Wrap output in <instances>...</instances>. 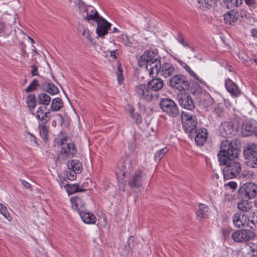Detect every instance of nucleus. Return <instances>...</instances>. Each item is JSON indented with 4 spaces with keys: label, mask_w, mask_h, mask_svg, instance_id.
Instances as JSON below:
<instances>
[{
    "label": "nucleus",
    "mask_w": 257,
    "mask_h": 257,
    "mask_svg": "<svg viewBox=\"0 0 257 257\" xmlns=\"http://www.w3.org/2000/svg\"><path fill=\"white\" fill-rule=\"evenodd\" d=\"M133 168L134 163L132 160L128 157L125 158L119 171L117 173L118 177H120L121 176L123 177L130 176Z\"/></svg>",
    "instance_id": "obj_14"
},
{
    "label": "nucleus",
    "mask_w": 257,
    "mask_h": 257,
    "mask_svg": "<svg viewBox=\"0 0 257 257\" xmlns=\"http://www.w3.org/2000/svg\"><path fill=\"white\" fill-rule=\"evenodd\" d=\"M136 93L140 99L150 101L153 98V94L148 85L139 84L136 87Z\"/></svg>",
    "instance_id": "obj_10"
},
{
    "label": "nucleus",
    "mask_w": 257,
    "mask_h": 257,
    "mask_svg": "<svg viewBox=\"0 0 257 257\" xmlns=\"http://www.w3.org/2000/svg\"><path fill=\"white\" fill-rule=\"evenodd\" d=\"M134 238L133 236H131L127 241V244L125 245V249L127 250L128 252L130 250H132V248L135 246V242H134Z\"/></svg>",
    "instance_id": "obj_45"
},
{
    "label": "nucleus",
    "mask_w": 257,
    "mask_h": 257,
    "mask_svg": "<svg viewBox=\"0 0 257 257\" xmlns=\"http://www.w3.org/2000/svg\"><path fill=\"white\" fill-rule=\"evenodd\" d=\"M207 132L205 128H202L197 129L194 132H192L189 136L190 138H194L195 142L198 146H203L206 142L207 139Z\"/></svg>",
    "instance_id": "obj_12"
},
{
    "label": "nucleus",
    "mask_w": 257,
    "mask_h": 257,
    "mask_svg": "<svg viewBox=\"0 0 257 257\" xmlns=\"http://www.w3.org/2000/svg\"><path fill=\"white\" fill-rule=\"evenodd\" d=\"M123 43L126 46H131V42L127 36H123L122 37Z\"/></svg>",
    "instance_id": "obj_51"
},
{
    "label": "nucleus",
    "mask_w": 257,
    "mask_h": 257,
    "mask_svg": "<svg viewBox=\"0 0 257 257\" xmlns=\"http://www.w3.org/2000/svg\"><path fill=\"white\" fill-rule=\"evenodd\" d=\"M242 133L245 136L252 135L257 136V128L255 121L246 122L242 125Z\"/></svg>",
    "instance_id": "obj_16"
},
{
    "label": "nucleus",
    "mask_w": 257,
    "mask_h": 257,
    "mask_svg": "<svg viewBox=\"0 0 257 257\" xmlns=\"http://www.w3.org/2000/svg\"><path fill=\"white\" fill-rule=\"evenodd\" d=\"M67 165L69 169L71 168L72 171L78 173H81L82 169L81 163L77 160H72L69 162Z\"/></svg>",
    "instance_id": "obj_29"
},
{
    "label": "nucleus",
    "mask_w": 257,
    "mask_h": 257,
    "mask_svg": "<svg viewBox=\"0 0 257 257\" xmlns=\"http://www.w3.org/2000/svg\"><path fill=\"white\" fill-rule=\"evenodd\" d=\"M220 135L224 138H230L234 135L236 133V130L234 127V125L231 121H224L221 123L219 127Z\"/></svg>",
    "instance_id": "obj_11"
},
{
    "label": "nucleus",
    "mask_w": 257,
    "mask_h": 257,
    "mask_svg": "<svg viewBox=\"0 0 257 257\" xmlns=\"http://www.w3.org/2000/svg\"><path fill=\"white\" fill-rule=\"evenodd\" d=\"M147 85L152 90L157 91L163 88L164 82L161 78H154L149 81Z\"/></svg>",
    "instance_id": "obj_23"
},
{
    "label": "nucleus",
    "mask_w": 257,
    "mask_h": 257,
    "mask_svg": "<svg viewBox=\"0 0 257 257\" xmlns=\"http://www.w3.org/2000/svg\"><path fill=\"white\" fill-rule=\"evenodd\" d=\"M0 212L2 213L6 218H8L9 213H8V210L7 207L4 206L3 204L0 203Z\"/></svg>",
    "instance_id": "obj_50"
},
{
    "label": "nucleus",
    "mask_w": 257,
    "mask_h": 257,
    "mask_svg": "<svg viewBox=\"0 0 257 257\" xmlns=\"http://www.w3.org/2000/svg\"><path fill=\"white\" fill-rule=\"evenodd\" d=\"M82 28L83 30L82 33V35L84 36L86 38V40L87 41H89V42L91 44H92L93 42V39L91 37L90 33L89 31L88 30V29L87 28H85L84 26H82Z\"/></svg>",
    "instance_id": "obj_43"
},
{
    "label": "nucleus",
    "mask_w": 257,
    "mask_h": 257,
    "mask_svg": "<svg viewBox=\"0 0 257 257\" xmlns=\"http://www.w3.org/2000/svg\"><path fill=\"white\" fill-rule=\"evenodd\" d=\"M130 177V179L128 182L129 186L133 188H138L142 185L143 180L146 177V174L141 170H138L134 174Z\"/></svg>",
    "instance_id": "obj_13"
},
{
    "label": "nucleus",
    "mask_w": 257,
    "mask_h": 257,
    "mask_svg": "<svg viewBox=\"0 0 257 257\" xmlns=\"http://www.w3.org/2000/svg\"><path fill=\"white\" fill-rule=\"evenodd\" d=\"M72 208L75 210H77L78 213L80 210H85L84 206L85 203L79 197H74L70 199Z\"/></svg>",
    "instance_id": "obj_22"
},
{
    "label": "nucleus",
    "mask_w": 257,
    "mask_h": 257,
    "mask_svg": "<svg viewBox=\"0 0 257 257\" xmlns=\"http://www.w3.org/2000/svg\"><path fill=\"white\" fill-rule=\"evenodd\" d=\"M64 187L67 190V191L68 194H73L74 193L77 192H83L86 189H80L79 186L77 184H73V185H64Z\"/></svg>",
    "instance_id": "obj_34"
},
{
    "label": "nucleus",
    "mask_w": 257,
    "mask_h": 257,
    "mask_svg": "<svg viewBox=\"0 0 257 257\" xmlns=\"http://www.w3.org/2000/svg\"><path fill=\"white\" fill-rule=\"evenodd\" d=\"M251 33L252 37L257 38V29H252L251 30Z\"/></svg>",
    "instance_id": "obj_59"
},
{
    "label": "nucleus",
    "mask_w": 257,
    "mask_h": 257,
    "mask_svg": "<svg viewBox=\"0 0 257 257\" xmlns=\"http://www.w3.org/2000/svg\"><path fill=\"white\" fill-rule=\"evenodd\" d=\"M38 102L40 104H42L45 106L49 105L51 101V97L45 93H40L38 96Z\"/></svg>",
    "instance_id": "obj_33"
},
{
    "label": "nucleus",
    "mask_w": 257,
    "mask_h": 257,
    "mask_svg": "<svg viewBox=\"0 0 257 257\" xmlns=\"http://www.w3.org/2000/svg\"><path fill=\"white\" fill-rule=\"evenodd\" d=\"M134 108L131 109V116L135 120L137 124H139L142 123V116L138 113H134Z\"/></svg>",
    "instance_id": "obj_42"
},
{
    "label": "nucleus",
    "mask_w": 257,
    "mask_h": 257,
    "mask_svg": "<svg viewBox=\"0 0 257 257\" xmlns=\"http://www.w3.org/2000/svg\"><path fill=\"white\" fill-rule=\"evenodd\" d=\"M42 88L51 95H55L59 92V89L54 84L49 82L43 83Z\"/></svg>",
    "instance_id": "obj_28"
},
{
    "label": "nucleus",
    "mask_w": 257,
    "mask_h": 257,
    "mask_svg": "<svg viewBox=\"0 0 257 257\" xmlns=\"http://www.w3.org/2000/svg\"><path fill=\"white\" fill-rule=\"evenodd\" d=\"M183 67L192 77H194L195 79L197 80L200 82L202 83V80L199 79V77H198L195 73L193 71H192L187 64H185L183 66Z\"/></svg>",
    "instance_id": "obj_44"
},
{
    "label": "nucleus",
    "mask_w": 257,
    "mask_h": 257,
    "mask_svg": "<svg viewBox=\"0 0 257 257\" xmlns=\"http://www.w3.org/2000/svg\"><path fill=\"white\" fill-rule=\"evenodd\" d=\"M146 59L147 64L156 60L159 58L158 56L153 52L145 51L143 55L142 59Z\"/></svg>",
    "instance_id": "obj_32"
},
{
    "label": "nucleus",
    "mask_w": 257,
    "mask_h": 257,
    "mask_svg": "<svg viewBox=\"0 0 257 257\" xmlns=\"http://www.w3.org/2000/svg\"><path fill=\"white\" fill-rule=\"evenodd\" d=\"M32 70L31 74L33 76L38 75V69L36 65H32L31 66Z\"/></svg>",
    "instance_id": "obj_54"
},
{
    "label": "nucleus",
    "mask_w": 257,
    "mask_h": 257,
    "mask_svg": "<svg viewBox=\"0 0 257 257\" xmlns=\"http://www.w3.org/2000/svg\"><path fill=\"white\" fill-rule=\"evenodd\" d=\"M197 124V119L195 120V122L193 123V121H187L182 122L183 127L184 130L190 134L192 132L196 130V126Z\"/></svg>",
    "instance_id": "obj_27"
},
{
    "label": "nucleus",
    "mask_w": 257,
    "mask_h": 257,
    "mask_svg": "<svg viewBox=\"0 0 257 257\" xmlns=\"http://www.w3.org/2000/svg\"><path fill=\"white\" fill-rule=\"evenodd\" d=\"M82 221L87 224H94L96 222V217L92 213L85 210H80L79 213Z\"/></svg>",
    "instance_id": "obj_20"
},
{
    "label": "nucleus",
    "mask_w": 257,
    "mask_h": 257,
    "mask_svg": "<svg viewBox=\"0 0 257 257\" xmlns=\"http://www.w3.org/2000/svg\"><path fill=\"white\" fill-rule=\"evenodd\" d=\"M254 215L253 214L251 220L247 218L245 225L249 227L251 229H254L257 227V224L256 221H254Z\"/></svg>",
    "instance_id": "obj_46"
},
{
    "label": "nucleus",
    "mask_w": 257,
    "mask_h": 257,
    "mask_svg": "<svg viewBox=\"0 0 257 257\" xmlns=\"http://www.w3.org/2000/svg\"><path fill=\"white\" fill-rule=\"evenodd\" d=\"M27 103L30 110L34 109L36 105V97L35 95L30 94L27 98Z\"/></svg>",
    "instance_id": "obj_37"
},
{
    "label": "nucleus",
    "mask_w": 257,
    "mask_h": 257,
    "mask_svg": "<svg viewBox=\"0 0 257 257\" xmlns=\"http://www.w3.org/2000/svg\"><path fill=\"white\" fill-rule=\"evenodd\" d=\"M198 7L203 11L210 9L212 7L214 0H197Z\"/></svg>",
    "instance_id": "obj_31"
},
{
    "label": "nucleus",
    "mask_w": 257,
    "mask_h": 257,
    "mask_svg": "<svg viewBox=\"0 0 257 257\" xmlns=\"http://www.w3.org/2000/svg\"><path fill=\"white\" fill-rule=\"evenodd\" d=\"M40 135L44 140H47L48 137L49 128L45 124L39 125Z\"/></svg>",
    "instance_id": "obj_38"
},
{
    "label": "nucleus",
    "mask_w": 257,
    "mask_h": 257,
    "mask_svg": "<svg viewBox=\"0 0 257 257\" xmlns=\"http://www.w3.org/2000/svg\"><path fill=\"white\" fill-rule=\"evenodd\" d=\"M142 57H143V55L141 56L139 59V62H138L139 65L141 67H142V66H145V65L147 66V63L146 59H144L143 58L142 59Z\"/></svg>",
    "instance_id": "obj_53"
},
{
    "label": "nucleus",
    "mask_w": 257,
    "mask_h": 257,
    "mask_svg": "<svg viewBox=\"0 0 257 257\" xmlns=\"http://www.w3.org/2000/svg\"><path fill=\"white\" fill-rule=\"evenodd\" d=\"M63 107V102L60 98H55L52 101L51 104V110L52 111H57Z\"/></svg>",
    "instance_id": "obj_30"
},
{
    "label": "nucleus",
    "mask_w": 257,
    "mask_h": 257,
    "mask_svg": "<svg viewBox=\"0 0 257 257\" xmlns=\"http://www.w3.org/2000/svg\"><path fill=\"white\" fill-rule=\"evenodd\" d=\"M84 12L86 13V16H87L92 14H97V12L95 9L90 6H87V8L85 9Z\"/></svg>",
    "instance_id": "obj_48"
},
{
    "label": "nucleus",
    "mask_w": 257,
    "mask_h": 257,
    "mask_svg": "<svg viewBox=\"0 0 257 257\" xmlns=\"http://www.w3.org/2000/svg\"><path fill=\"white\" fill-rule=\"evenodd\" d=\"M39 83L38 80L34 79L30 85L26 88L25 90L27 92L33 91L36 90L37 87L39 85Z\"/></svg>",
    "instance_id": "obj_40"
},
{
    "label": "nucleus",
    "mask_w": 257,
    "mask_h": 257,
    "mask_svg": "<svg viewBox=\"0 0 257 257\" xmlns=\"http://www.w3.org/2000/svg\"><path fill=\"white\" fill-rule=\"evenodd\" d=\"M237 208L239 210L244 212L252 213L253 210L251 203L245 200H242V201L238 203Z\"/></svg>",
    "instance_id": "obj_26"
},
{
    "label": "nucleus",
    "mask_w": 257,
    "mask_h": 257,
    "mask_svg": "<svg viewBox=\"0 0 257 257\" xmlns=\"http://www.w3.org/2000/svg\"><path fill=\"white\" fill-rule=\"evenodd\" d=\"M161 66L162 64L159 58L147 64L146 68L149 72L150 76L152 77H154L159 74Z\"/></svg>",
    "instance_id": "obj_17"
},
{
    "label": "nucleus",
    "mask_w": 257,
    "mask_h": 257,
    "mask_svg": "<svg viewBox=\"0 0 257 257\" xmlns=\"http://www.w3.org/2000/svg\"><path fill=\"white\" fill-rule=\"evenodd\" d=\"M254 204L255 206L257 208V196L256 198L254 200Z\"/></svg>",
    "instance_id": "obj_62"
},
{
    "label": "nucleus",
    "mask_w": 257,
    "mask_h": 257,
    "mask_svg": "<svg viewBox=\"0 0 257 257\" xmlns=\"http://www.w3.org/2000/svg\"><path fill=\"white\" fill-rule=\"evenodd\" d=\"M238 0H222L223 2L226 4L228 9L232 8L234 7H237L239 5Z\"/></svg>",
    "instance_id": "obj_41"
},
{
    "label": "nucleus",
    "mask_w": 257,
    "mask_h": 257,
    "mask_svg": "<svg viewBox=\"0 0 257 257\" xmlns=\"http://www.w3.org/2000/svg\"><path fill=\"white\" fill-rule=\"evenodd\" d=\"M241 171V164L234 160L229 162L223 169L224 179L234 178L239 175Z\"/></svg>",
    "instance_id": "obj_4"
},
{
    "label": "nucleus",
    "mask_w": 257,
    "mask_h": 257,
    "mask_svg": "<svg viewBox=\"0 0 257 257\" xmlns=\"http://www.w3.org/2000/svg\"><path fill=\"white\" fill-rule=\"evenodd\" d=\"M115 53H116V52L114 51H111L110 52L111 57H113L114 58H116Z\"/></svg>",
    "instance_id": "obj_61"
},
{
    "label": "nucleus",
    "mask_w": 257,
    "mask_h": 257,
    "mask_svg": "<svg viewBox=\"0 0 257 257\" xmlns=\"http://www.w3.org/2000/svg\"><path fill=\"white\" fill-rule=\"evenodd\" d=\"M160 106L162 110L170 116L175 117L179 115L177 105L171 99H162L160 102Z\"/></svg>",
    "instance_id": "obj_6"
},
{
    "label": "nucleus",
    "mask_w": 257,
    "mask_h": 257,
    "mask_svg": "<svg viewBox=\"0 0 257 257\" xmlns=\"http://www.w3.org/2000/svg\"><path fill=\"white\" fill-rule=\"evenodd\" d=\"M231 231V229L228 228L222 230V234L225 239L229 237Z\"/></svg>",
    "instance_id": "obj_52"
},
{
    "label": "nucleus",
    "mask_w": 257,
    "mask_h": 257,
    "mask_svg": "<svg viewBox=\"0 0 257 257\" xmlns=\"http://www.w3.org/2000/svg\"><path fill=\"white\" fill-rule=\"evenodd\" d=\"M75 4L80 12L85 11V9L87 8V6H85L84 3L81 0L76 1Z\"/></svg>",
    "instance_id": "obj_47"
},
{
    "label": "nucleus",
    "mask_w": 257,
    "mask_h": 257,
    "mask_svg": "<svg viewBox=\"0 0 257 257\" xmlns=\"http://www.w3.org/2000/svg\"><path fill=\"white\" fill-rule=\"evenodd\" d=\"M175 71V68L170 63H164L162 64L159 74L167 78L172 76Z\"/></svg>",
    "instance_id": "obj_19"
},
{
    "label": "nucleus",
    "mask_w": 257,
    "mask_h": 257,
    "mask_svg": "<svg viewBox=\"0 0 257 257\" xmlns=\"http://www.w3.org/2000/svg\"><path fill=\"white\" fill-rule=\"evenodd\" d=\"M240 143L237 141H222L220 145V150L218 154V161L220 165L227 166L229 162L238 157Z\"/></svg>",
    "instance_id": "obj_1"
},
{
    "label": "nucleus",
    "mask_w": 257,
    "mask_h": 257,
    "mask_svg": "<svg viewBox=\"0 0 257 257\" xmlns=\"http://www.w3.org/2000/svg\"><path fill=\"white\" fill-rule=\"evenodd\" d=\"M246 220V217L240 213H236L232 217L233 224L238 227L245 226Z\"/></svg>",
    "instance_id": "obj_24"
},
{
    "label": "nucleus",
    "mask_w": 257,
    "mask_h": 257,
    "mask_svg": "<svg viewBox=\"0 0 257 257\" xmlns=\"http://www.w3.org/2000/svg\"><path fill=\"white\" fill-rule=\"evenodd\" d=\"M119 32V30L117 28H114L113 29V32Z\"/></svg>",
    "instance_id": "obj_63"
},
{
    "label": "nucleus",
    "mask_w": 257,
    "mask_h": 257,
    "mask_svg": "<svg viewBox=\"0 0 257 257\" xmlns=\"http://www.w3.org/2000/svg\"><path fill=\"white\" fill-rule=\"evenodd\" d=\"M231 237L236 242H243L252 239L254 237V233L247 229H240L233 232Z\"/></svg>",
    "instance_id": "obj_9"
},
{
    "label": "nucleus",
    "mask_w": 257,
    "mask_h": 257,
    "mask_svg": "<svg viewBox=\"0 0 257 257\" xmlns=\"http://www.w3.org/2000/svg\"><path fill=\"white\" fill-rule=\"evenodd\" d=\"M178 41L183 46H188L187 44L185 43L184 40L182 37H180L179 38H178Z\"/></svg>",
    "instance_id": "obj_58"
},
{
    "label": "nucleus",
    "mask_w": 257,
    "mask_h": 257,
    "mask_svg": "<svg viewBox=\"0 0 257 257\" xmlns=\"http://www.w3.org/2000/svg\"><path fill=\"white\" fill-rule=\"evenodd\" d=\"M22 184H23V185L24 186V187L26 188H27V189H30L31 188V185L30 184V183H29L28 182H27V181H25V180H22Z\"/></svg>",
    "instance_id": "obj_57"
},
{
    "label": "nucleus",
    "mask_w": 257,
    "mask_h": 257,
    "mask_svg": "<svg viewBox=\"0 0 257 257\" xmlns=\"http://www.w3.org/2000/svg\"><path fill=\"white\" fill-rule=\"evenodd\" d=\"M50 110H47L46 106H40L37 110L36 117L42 123L46 124L50 119Z\"/></svg>",
    "instance_id": "obj_15"
},
{
    "label": "nucleus",
    "mask_w": 257,
    "mask_h": 257,
    "mask_svg": "<svg viewBox=\"0 0 257 257\" xmlns=\"http://www.w3.org/2000/svg\"><path fill=\"white\" fill-rule=\"evenodd\" d=\"M209 208L208 206L203 204H199V210L197 213V216L198 218H202L208 215Z\"/></svg>",
    "instance_id": "obj_35"
},
{
    "label": "nucleus",
    "mask_w": 257,
    "mask_h": 257,
    "mask_svg": "<svg viewBox=\"0 0 257 257\" xmlns=\"http://www.w3.org/2000/svg\"><path fill=\"white\" fill-rule=\"evenodd\" d=\"M225 185L229 186V188L233 190H234L237 187L236 183L234 181H230L227 183Z\"/></svg>",
    "instance_id": "obj_55"
},
{
    "label": "nucleus",
    "mask_w": 257,
    "mask_h": 257,
    "mask_svg": "<svg viewBox=\"0 0 257 257\" xmlns=\"http://www.w3.org/2000/svg\"><path fill=\"white\" fill-rule=\"evenodd\" d=\"M84 17L88 22L93 21L97 23V27L96 29V33L98 36L102 38L105 35L107 34L108 31L111 25L102 17L100 16L98 13L97 14H92L87 16H84Z\"/></svg>",
    "instance_id": "obj_2"
},
{
    "label": "nucleus",
    "mask_w": 257,
    "mask_h": 257,
    "mask_svg": "<svg viewBox=\"0 0 257 257\" xmlns=\"http://www.w3.org/2000/svg\"><path fill=\"white\" fill-rule=\"evenodd\" d=\"M168 151V150L167 148H164L157 151L154 156V159L155 160L160 161V159L167 153Z\"/></svg>",
    "instance_id": "obj_39"
},
{
    "label": "nucleus",
    "mask_w": 257,
    "mask_h": 257,
    "mask_svg": "<svg viewBox=\"0 0 257 257\" xmlns=\"http://www.w3.org/2000/svg\"><path fill=\"white\" fill-rule=\"evenodd\" d=\"M179 103L182 107L189 110H193L195 107L194 101L189 95H182L179 99Z\"/></svg>",
    "instance_id": "obj_18"
},
{
    "label": "nucleus",
    "mask_w": 257,
    "mask_h": 257,
    "mask_svg": "<svg viewBox=\"0 0 257 257\" xmlns=\"http://www.w3.org/2000/svg\"><path fill=\"white\" fill-rule=\"evenodd\" d=\"M29 39L31 40V42L32 43H35L34 40L32 38H31L30 37H29Z\"/></svg>",
    "instance_id": "obj_64"
},
{
    "label": "nucleus",
    "mask_w": 257,
    "mask_h": 257,
    "mask_svg": "<svg viewBox=\"0 0 257 257\" xmlns=\"http://www.w3.org/2000/svg\"><path fill=\"white\" fill-rule=\"evenodd\" d=\"M58 144L61 146V154L64 157H73L76 153L77 150L73 143H67V138L64 137L58 141Z\"/></svg>",
    "instance_id": "obj_8"
},
{
    "label": "nucleus",
    "mask_w": 257,
    "mask_h": 257,
    "mask_svg": "<svg viewBox=\"0 0 257 257\" xmlns=\"http://www.w3.org/2000/svg\"><path fill=\"white\" fill-rule=\"evenodd\" d=\"M239 15L238 12L232 10L228 12L224 16V20L226 24L232 25V23L236 22L239 19Z\"/></svg>",
    "instance_id": "obj_21"
},
{
    "label": "nucleus",
    "mask_w": 257,
    "mask_h": 257,
    "mask_svg": "<svg viewBox=\"0 0 257 257\" xmlns=\"http://www.w3.org/2000/svg\"><path fill=\"white\" fill-rule=\"evenodd\" d=\"M169 85L173 88L179 91L187 90L189 88V82L186 77L182 74H178L172 77L169 80Z\"/></svg>",
    "instance_id": "obj_7"
},
{
    "label": "nucleus",
    "mask_w": 257,
    "mask_h": 257,
    "mask_svg": "<svg viewBox=\"0 0 257 257\" xmlns=\"http://www.w3.org/2000/svg\"><path fill=\"white\" fill-rule=\"evenodd\" d=\"M225 84L227 90L232 95L237 96L240 94V91L236 85L231 80L229 79L226 80Z\"/></svg>",
    "instance_id": "obj_25"
},
{
    "label": "nucleus",
    "mask_w": 257,
    "mask_h": 257,
    "mask_svg": "<svg viewBox=\"0 0 257 257\" xmlns=\"http://www.w3.org/2000/svg\"><path fill=\"white\" fill-rule=\"evenodd\" d=\"M243 155L246 165L250 168H257V145L248 143L244 147Z\"/></svg>",
    "instance_id": "obj_3"
},
{
    "label": "nucleus",
    "mask_w": 257,
    "mask_h": 257,
    "mask_svg": "<svg viewBox=\"0 0 257 257\" xmlns=\"http://www.w3.org/2000/svg\"><path fill=\"white\" fill-rule=\"evenodd\" d=\"M116 75L117 77V80L118 83L120 84L122 80H123V76L122 75V70L120 66H118L117 68V71L116 72Z\"/></svg>",
    "instance_id": "obj_49"
},
{
    "label": "nucleus",
    "mask_w": 257,
    "mask_h": 257,
    "mask_svg": "<svg viewBox=\"0 0 257 257\" xmlns=\"http://www.w3.org/2000/svg\"><path fill=\"white\" fill-rule=\"evenodd\" d=\"M257 194V185L252 182L244 184L238 191V196L242 200L248 201L254 198Z\"/></svg>",
    "instance_id": "obj_5"
},
{
    "label": "nucleus",
    "mask_w": 257,
    "mask_h": 257,
    "mask_svg": "<svg viewBox=\"0 0 257 257\" xmlns=\"http://www.w3.org/2000/svg\"><path fill=\"white\" fill-rule=\"evenodd\" d=\"M76 173H77L76 172H74V171L72 170L69 175L68 176V178L71 180H74L76 177Z\"/></svg>",
    "instance_id": "obj_56"
},
{
    "label": "nucleus",
    "mask_w": 257,
    "mask_h": 257,
    "mask_svg": "<svg viewBox=\"0 0 257 257\" xmlns=\"http://www.w3.org/2000/svg\"><path fill=\"white\" fill-rule=\"evenodd\" d=\"M181 116L182 122L192 120L193 121V123H194L195 122V120L197 119L195 115L186 111H182Z\"/></svg>",
    "instance_id": "obj_36"
},
{
    "label": "nucleus",
    "mask_w": 257,
    "mask_h": 257,
    "mask_svg": "<svg viewBox=\"0 0 257 257\" xmlns=\"http://www.w3.org/2000/svg\"><path fill=\"white\" fill-rule=\"evenodd\" d=\"M239 16H240V17L241 18H243L244 17H246V12L244 10H241L240 11V14H239Z\"/></svg>",
    "instance_id": "obj_60"
}]
</instances>
